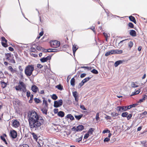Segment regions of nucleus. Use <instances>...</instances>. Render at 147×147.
<instances>
[{
  "mask_svg": "<svg viewBox=\"0 0 147 147\" xmlns=\"http://www.w3.org/2000/svg\"><path fill=\"white\" fill-rule=\"evenodd\" d=\"M28 117L30 127L35 130L38 129L44 121L42 118L34 111L29 112Z\"/></svg>",
  "mask_w": 147,
  "mask_h": 147,
  "instance_id": "obj_1",
  "label": "nucleus"
},
{
  "mask_svg": "<svg viewBox=\"0 0 147 147\" xmlns=\"http://www.w3.org/2000/svg\"><path fill=\"white\" fill-rule=\"evenodd\" d=\"M16 90L20 92L22 91L25 92L26 91V86L22 81H20L18 85L15 87Z\"/></svg>",
  "mask_w": 147,
  "mask_h": 147,
  "instance_id": "obj_2",
  "label": "nucleus"
},
{
  "mask_svg": "<svg viewBox=\"0 0 147 147\" xmlns=\"http://www.w3.org/2000/svg\"><path fill=\"white\" fill-rule=\"evenodd\" d=\"M34 65H28L26 67L24 72L25 74L27 76H30L32 74L34 70Z\"/></svg>",
  "mask_w": 147,
  "mask_h": 147,
  "instance_id": "obj_3",
  "label": "nucleus"
},
{
  "mask_svg": "<svg viewBox=\"0 0 147 147\" xmlns=\"http://www.w3.org/2000/svg\"><path fill=\"white\" fill-rule=\"evenodd\" d=\"M50 44L52 47L55 48L58 47L60 45V42L56 40H53L51 41Z\"/></svg>",
  "mask_w": 147,
  "mask_h": 147,
  "instance_id": "obj_4",
  "label": "nucleus"
},
{
  "mask_svg": "<svg viewBox=\"0 0 147 147\" xmlns=\"http://www.w3.org/2000/svg\"><path fill=\"white\" fill-rule=\"evenodd\" d=\"M10 136L13 139L16 138L17 136L16 131L14 130H11L9 134Z\"/></svg>",
  "mask_w": 147,
  "mask_h": 147,
  "instance_id": "obj_5",
  "label": "nucleus"
},
{
  "mask_svg": "<svg viewBox=\"0 0 147 147\" xmlns=\"http://www.w3.org/2000/svg\"><path fill=\"white\" fill-rule=\"evenodd\" d=\"M63 103V101L60 99L58 101H54V106L55 107H58L61 106Z\"/></svg>",
  "mask_w": 147,
  "mask_h": 147,
  "instance_id": "obj_6",
  "label": "nucleus"
},
{
  "mask_svg": "<svg viewBox=\"0 0 147 147\" xmlns=\"http://www.w3.org/2000/svg\"><path fill=\"white\" fill-rule=\"evenodd\" d=\"M1 39L2 45L4 47H7L8 46L7 44V40L3 36L1 38Z\"/></svg>",
  "mask_w": 147,
  "mask_h": 147,
  "instance_id": "obj_7",
  "label": "nucleus"
},
{
  "mask_svg": "<svg viewBox=\"0 0 147 147\" xmlns=\"http://www.w3.org/2000/svg\"><path fill=\"white\" fill-rule=\"evenodd\" d=\"M12 126L15 128H17L19 127L20 124L19 122L17 120L14 119L12 120Z\"/></svg>",
  "mask_w": 147,
  "mask_h": 147,
  "instance_id": "obj_8",
  "label": "nucleus"
},
{
  "mask_svg": "<svg viewBox=\"0 0 147 147\" xmlns=\"http://www.w3.org/2000/svg\"><path fill=\"white\" fill-rule=\"evenodd\" d=\"M111 54H121L122 53L123 51L122 50H118L115 49L114 50H111L110 51Z\"/></svg>",
  "mask_w": 147,
  "mask_h": 147,
  "instance_id": "obj_9",
  "label": "nucleus"
},
{
  "mask_svg": "<svg viewBox=\"0 0 147 147\" xmlns=\"http://www.w3.org/2000/svg\"><path fill=\"white\" fill-rule=\"evenodd\" d=\"M6 59L8 61H11L12 58H14V57L12 56L10 53H7L5 54Z\"/></svg>",
  "mask_w": 147,
  "mask_h": 147,
  "instance_id": "obj_10",
  "label": "nucleus"
},
{
  "mask_svg": "<svg viewBox=\"0 0 147 147\" xmlns=\"http://www.w3.org/2000/svg\"><path fill=\"white\" fill-rule=\"evenodd\" d=\"M51 59V56H48L46 57H43L40 59V61L42 63L47 62L48 60H49Z\"/></svg>",
  "mask_w": 147,
  "mask_h": 147,
  "instance_id": "obj_11",
  "label": "nucleus"
},
{
  "mask_svg": "<svg viewBox=\"0 0 147 147\" xmlns=\"http://www.w3.org/2000/svg\"><path fill=\"white\" fill-rule=\"evenodd\" d=\"M7 135L5 134H3L2 135L0 136V138L1 140L4 142L5 144L7 145L8 144L5 139V138H7Z\"/></svg>",
  "mask_w": 147,
  "mask_h": 147,
  "instance_id": "obj_12",
  "label": "nucleus"
},
{
  "mask_svg": "<svg viewBox=\"0 0 147 147\" xmlns=\"http://www.w3.org/2000/svg\"><path fill=\"white\" fill-rule=\"evenodd\" d=\"M31 89L34 92L36 93L38 91V88L35 85H33L32 86Z\"/></svg>",
  "mask_w": 147,
  "mask_h": 147,
  "instance_id": "obj_13",
  "label": "nucleus"
},
{
  "mask_svg": "<svg viewBox=\"0 0 147 147\" xmlns=\"http://www.w3.org/2000/svg\"><path fill=\"white\" fill-rule=\"evenodd\" d=\"M73 96L75 98V100L77 102H78V93L76 91L73 92L72 93Z\"/></svg>",
  "mask_w": 147,
  "mask_h": 147,
  "instance_id": "obj_14",
  "label": "nucleus"
},
{
  "mask_svg": "<svg viewBox=\"0 0 147 147\" xmlns=\"http://www.w3.org/2000/svg\"><path fill=\"white\" fill-rule=\"evenodd\" d=\"M13 103L14 106H17L19 105L20 104V100L17 99H16L13 101Z\"/></svg>",
  "mask_w": 147,
  "mask_h": 147,
  "instance_id": "obj_15",
  "label": "nucleus"
},
{
  "mask_svg": "<svg viewBox=\"0 0 147 147\" xmlns=\"http://www.w3.org/2000/svg\"><path fill=\"white\" fill-rule=\"evenodd\" d=\"M9 71H10L12 74L14 73H16L17 71L16 69H13L11 66H9L8 67Z\"/></svg>",
  "mask_w": 147,
  "mask_h": 147,
  "instance_id": "obj_16",
  "label": "nucleus"
},
{
  "mask_svg": "<svg viewBox=\"0 0 147 147\" xmlns=\"http://www.w3.org/2000/svg\"><path fill=\"white\" fill-rule=\"evenodd\" d=\"M47 107H43L41 109L43 113L47 115Z\"/></svg>",
  "mask_w": 147,
  "mask_h": 147,
  "instance_id": "obj_17",
  "label": "nucleus"
},
{
  "mask_svg": "<svg viewBox=\"0 0 147 147\" xmlns=\"http://www.w3.org/2000/svg\"><path fill=\"white\" fill-rule=\"evenodd\" d=\"M129 34L131 36H132L135 37L136 36V31L133 30H131L130 31V32H129Z\"/></svg>",
  "mask_w": 147,
  "mask_h": 147,
  "instance_id": "obj_18",
  "label": "nucleus"
},
{
  "mask_svg": "<svg viewBox=\"0 0 147 147\" xmlns=\"http://www.w3.org/2000/svg\"><path fill=\"white\" fill-rule=\"evenodd\" d=\"M109 133V134H108V137L110 138L112 134H111L110 133V131L109 130L107 129L104 130L102 132V133L103 134H105V133Z\"/></svg>",
  "mask_w": 147,
  "mask_h": 147,
  "instance_id": "obj_19",
  "label": "nucleus"
},
{
  "mask_svg": "<svg viewBox=\"0 0 147 147\" xmlns=\"http://www.w3.org/2000/svg\"><path fill=\"white\" fill-rule=\"evenodd\" d=\"M84 129V127L83 125H81L78 126L76 128V130L77 131H80L83 130Z\"/></svg>",
  "mask_w": 147,
  "mask_h": 147,
  "instance_id": "obj_20",
  "label": "nucleus"
},
{
  "mask_svg": "<svg viewBox=\"0 0 147 147\" xmlns=\"http://www.w3.org/2000/svg\"><path fill=\"white\" fill-rule=\"evenodd\" d=\"M129 18L130 21L132 22L135 24H136V19L134 16H130L129 17Z\"/></svg>",
  "mask_w": 147,
  "mask_h": 147,
  "instance_id": "obj_21",
  "label": "nucleus"
},
{
  "mask_svg": "<svg viewBox=\"0 0 147 147\" xmlns=\"http://www.w3.org/2000/svg\"><path fill=\"white\" fill-rule=\"evenodd\" d=\"M94 129L93 128H91L89 129L87 133L90 136L92 134L93 132L94 131Z\"/></svg>",
  "mask_w": 147,
  "mask_h": 147,
  "instance_id": "obj_22",
  "label": "nucleus"
},
{
  "mask_svg": "<svg viewBox=\"0 0 147 147\" xmlns=\"http://www.w3.org/2000/svg\"><path fill=\"white\" fill-rule=\"evenodd\" d=\"M58 115L59 116L63 117L65 115V113L62 111H60L58 112Z\"/></svg>",
  "mask_w": 147,
  "mask_h": 147,
  "instance_id": "obj_23",
  "label": "nucleus"
},
{
  "mask_svg": "<svg viewBox=\"0 0 147 147\" xmlns=\"http://www.w3.org/2000/svg\"><path fill=\"white\" fill-rule=\"evenodd\" d=\"M123 61L121 60H119L115 62L114 64V66L115 67H117L119 65L122 63Z\"/></svg>",
  "mask_w": 147,
  "mask_h": 147,
  "instance_id": "obj_24",
  "label": "nucleus"
},
{
  "mask_svg": "<svg viewBox=\"0 0 147 147\" xmlns=\"http://www.w3.org/2000/svg\"><path fill=\"white\" fill-rule=\"evenodd\" d=\"M78 49V48L77 47V45H76L74 44L73 46L72 47V50L73 51V53L74 54L75 53L76 51Z\"/></svg>",
  "mask_w": 147,
  "mask_h": 147,
  "instance_id": "obj_25",
  "label": "nucleus"
},
{
  "mask_svg": "<svg viewBox=\"0 0 147 147\" xmlns=\"http://www.w3.org/2000/svg\"><path fill=\"white\" fill-rule=\"evenodd\" d=\"M66 117L67 118L70 119V120H74V117L71 114H68L67 115Z\"/></svg>",
  "mask_w": 147,
  "mask_h": 147,
  "instance_id": "obj_26",
  "label": "nucleus"
},
{
  "mask_svg": "<svg viewBox=\"0 0 147 147\" xmlns=\"http://www.w3.org/2000/svg\"><path fill=\"white\" fill-rule=\"evenodd\" d=\"M140 92V89H139L137 90H136V92H133L131 94V96H133L135 95L136 94H139Z\"/></svg>",
  "mask_w": 147,
  "mask_h": 147,
  "instance_id": "obj_27",
  "label": "nucleus"
},
{
  "mask_svg": "<svg viewBox=\"0 0 147 147\" xmlns=\"http://www.w3.org/2000/svg\"><path fill=\"white\" fill-rule=\"evenodd\" d=\"M31 134L32 135L33 137L34 140L36 141H37L38 139V137L36 134L33 132L31 133Z\"/></svg>",
  "mask_w": 147,
  "mask_h": 147,
  "instance_id": "obj_28",
  "label": "nucleus"
},
{
  "mask_svg": "<svg viewBox=\"0 0 147 147\" xmlns=\"http://www.w3.org/2000/svg\"><path fill=\"white\" fill-rule=\"evenodd\" d=\"M75 80L74 78H72L71 80V85L73 86H75Z\"/></svg>",
  "mask_w": 147,
  "mask_h": 147,
  "instance_id": "obj_29",
  "label": "nucleus"
},
{
  "mask_svg": "<svg viewBox=\"0 0 147 147\" xmlns=\"http://www.w3.org/2000/svg\"><path fill=\"white\" fill-rule=\"evenodd\" d=\"M1 87L3 88H5L6 86H7V83L5 82H1Z\"/></svg>",
  "mask_w": 147,
  "mask_h": 147,
  "instance_id": "obj_30",
  "label": "nucleus"
},
{
  "mask_svg": "<svg viewBox=\"0 0 147 147\" xmlns=\"http://www.w3.org/2000/svg\"><path fill=\"white\" fill-rule=\"evenodd\" d=\"M83 137V135L81 136L80 137L76 139V141L78 143H80L82 141Z\"/></svg>",
  "mask_w": 147,
  "mask_h": 147,
  "instance_id": "obj_31",
  "label": "nucleus"
},
{
  "mask_svg": "<svg viewBox=\"0 0 147 147\" xmlns=\"http://www.w3.org/2000/svg\"><path fill=\"white\" fill-rule=\"evenodd\" d=\"M43 103L42 104L43 105H45V107H48V104L47 103V101L45 100V99H44L43 101Z\"/></svg>",
  "mask_w": 147,
  "mask_h": 147,
  "instance_id": "obj_32",
  "label": "nucleus"
},
{
  "mask_svg": "<svg viewBox=\"0 0 147 147\" xmlns=\"http://www.w3.org/2000/svg\"><path fill=\"white\" fill-rule=\"evenodd\" d=\"M111 114L113 117H115L118 116L119 114L116 112H112Z\"/></svg>",
  "mask_w": 147,
  "mask_h": 147,
  "instance_id": "obj_33",
  "label": "nucleus"
},
{
  "mask_svg": "<svg viewBox=\"0 0 147 147\" xmlns=\"http://www.w3.org/2000/svg\"><path fill=\"white\" fill-rule=\"evenodd\" d=\"M17 75L19 77L21 78H22L23 77V74L22 72L20 71V73H17Z\"/></svg>",
  "mask_w": 147,
  "mask_h": 147,
  "instance_id": "obj_34",
  "label": "nucleus"
},
{
  "mask_svg": "<svg viewBox=\"0 0 147 147\" xmlns=\"http://www.w3.org/2000/svg\"><path fill=\"white\" fill-rule=\"evenodd\" d=\"M82 116H83V115L81 114V115H75V117L77 119L79 120L81 119V118L82 117Z\"/></svg>",
  "mask_w": 147,
  "mask_h": 147,
  "instance_id": "obj_35",
  "label": "nucleus"
},
{
  "mask_svg": "<svg viewBox=\"0 0 147 147\" xmlns=\"http://www.w3.org/2000/svg\"><path fill=\"white\" fill-rule=\"evenodd\" d=\"M128 113L127 112H124L121 114V116L123 117H126L128 115Z\"/></svg>",
  "mask_w": 147,
  "mask_h": 147,
  "instance_id": "obj_36",
  "label": "nucleus"
},
{
  "mask_svg": "<svg viewBox=\"0 0 147 147\" xmlns=\"http://www.w3.org/2000/svg\"><path fill=\"white\" fill-rule=\"evenodd\" d=\"M131 86L132 88H136L138 87L139 86L135 84V83L134 82H132L131 84Z\"/></svg>",
  "mask_w": 147,
  "mask_h": 147,
  "instance_id": "obj_37",
  "label": "nucleus"
},
{
  "mask_svg": "<svg viewBox=\"0 0 147 147\" xmlns=\"http://www.w3.org/2000/svg\"><path fill=\"white\" fill-rule=\"evenodd\" d=\"M116 109L118 112H120L121 113L122 111L121 106H117L116 108Z\"/></svg>",
  "mask_w": 147,
  "mask_h": 147,
  "instance_id": "obj_38",
  "label": "nucleus"
},
{
  "mask_svg": "<svg viewBox=\"0 0 147 147\" xmlns=\"http://www.w3.org/2000/svg\"><path fill=\"white\" fill-rule=\"evenodd\" d=\"M133 45V43L132 41H130L128 43V47L130 49Z\"/></svg>",
  "mask_w": 147,
  "mask_h": 147,
  "instance_id": "obj_39",
  "label": "nucleus"
},
{
  "mask_svg": "<svg viewBox=\"0 0 147 147\" xmlns=\"http://www.w3.org/2000/svg\"><path fill=\"white\" fill-rule=\"evenodd\" d=\"M34 100L35 101V102L36 103H40V102H41V101H40V100L38 98H35L34 99Z\"/></svg>",
  "mask_w": 147,
  "mask_h": 147,
  "instance_id": "obj_40",
  "label": "nucleus"
},
{
  "mask_svg": "<svg viewBox=\"0 0 147 147\" xmlns=\"http://www.w3.org/2000/svg\"><path fill=\"white\" fill-rule=\"evenodd\" d=\"M128 26L130 28H134V25L131 22H129L128 24Z\"/></svg>",
  "mask_w": 147,
  "mask_h": 147,
  "instance_id": "obj_41",
  "label": "nucleus"
},
{
  "mask_svg": "<svg viewBox=\"0 0 147 147\" xmlns=\"http://www.w3.org/2000/svg\"><path fill=\"white\" fill-rule=\"evenodd\" d=\"M90 77H88L85 78L83 80H82V82L85 83L87 81H88V80H89L90 79Z\"/></svg>",
  "mask_w": 147,
  "mask_h": 147,
  "instance_id": "obj_42",
  "label": "nucleus"
},
{
  "mask_svg": "<svg viewBox=\"0 0 147 147\" xmlns=\"http://www.w3.org/2000/svg\"><path fill=\"white\" fill-rule=\"evenodd\" d=\"M121 109L122 110V111H125L127 110V106H121Z\"/></svg>",
  "mask_w": 147,
  "mask_h": 147,
  "instance_id": "obj_43",
  "label": "nucleus"
},
{
  "mask_svg": "<svg viewBox=\"0 0 147 147\" xmlns=\"http://www.w3.org/2000/svg\"><path fill=\"white\" fill-rule=\"evenodd\" d=\"M30 99L29 101V102L30 103H32V100L33 99V95L32 94L30 96Z\"/></svg>",
  "mask_w": 147,
  "mask_h": 147,
  "instance_id": "obj_44",
  "label": "nucleus"
},
{
  "mask_svg": "<svg viewBox=\"0 0 147 147\" xmlns=\"http://www.w3.org/2000/svg\"><path fill=\"white\" fill-rule=\"evenodd\" d=\"M128 39H125V40H123L122 41H121L118 44V45L119 46H122V45H123V42L125 40H127Z\"/></svg>",
  "mask_w": 147,
  "mask_h": 147,
  "instance_id": "obj_45",
  "label": "nucleus"
},
{
  "mask_svg": "<svg viewBox=\"0 0 147 147\" xmlns=\"http://www.w3.org/2000/svg\"><path fill=\"white\" fill-rule=\"evenodd\" d=\"M91 71L93 74H98V72L97 70L96 69H93Z\"/></svg>",
  "mask_w": 147,
  "mask_h": 147,
  "instance_id": "obj_46",
  "label": "nucleus"
},
{
  "mask_svg": "<svg viewBox=\"0 0 147 147\" xmlns=\"http://www.w3.org/2000/svg\"><path fill=\"white\" fill-rule=\"evenodd\" d=\"M51 98L54 100H56L57 98L58 97L56 94H53L51 97Z\"/></svg>",
  "mask_w": 147,
  "mask_h": 147,
  "instance_id": "obj_47",
  "label": "nucleus"
},
{
  "mask_svg": "<svg viewBox=\"0 0 147 147\" xmlns=\"http://www.w3.org/2000/svg\"><path fill=\"white\" fill-rule=\"evenodd\" d=\"M57 87L58 89L60 90H62L63 89V86L60 84L57 85Z\"/></svg>",
  "mask_w": 147,
  "mask_h": 147,
  "instance_id": "obj_48",
  "label": "nucleus"
},
{
  "mask_svg": "<svg viewBox=\"0 0 147 147\" xmlns=\"http://www.w3.org/2000/svg\"><path fill=\"white\" fill-rule=\"evenodd\" d=\"M30 94V92L28 90L26 92V96L27 98H28L30 97V96L31 95Z\"/></svg>",
  "mask_w": 147,
  "mask_h": 147,
  "instance_id": "obj_49",
  "label": "nucleus"
},
{
  "mask_svg": "<svg viewBox=\"0 0 147 147\" xmlns=\"http://www.w3.org/2000/svg\"><path fill=\"white\" fill-rule=\"evenodd\" d=\"M89 29H90L92 30L94 33H96L95 28L94 26L92 27L91 28H89Z\"/></svg>",
  "mask_w": 147,
  "mask_h": 147,
  "instance_id": "obj_50",
  "label": "nucleus"
},
{
  "mask_svg": "<svg viewBox=\"0 0 147 147\" xmlns=\"http://www.w3.org/2000/svg\"><path fill=\"white\" fill-rule=\"evenodd\" d=\"M36 51V49L33 47H32L30 48V51L32 52H35Z\"/></svg>",
  "mask_w": 147,
  "mask_h": 147,
  "instance_id": "obj_51",
  "label": "nucleus"
},
{
  "mask_svg": "<svg viewBox=\"0 0 147 147\" xmlns=\"http://www.w3.org/2000/svg\"><path fill=\"white\" fill-rule=\"evenodd\" d=\"M132 116V115L131 114H129L127 115V119L128 120H129L131 119Z\"/></svg>",
  "mask_w": 147,
  "mask_h": 147,
  "instance_id": "obj_52",
  "label": "nucleus"
},
{
  "mask_svg": "<svg viewBox=\"0 0 147 147\" xmlns=\"http://www.w3.org/2000/svg\"><path fill=\"white\" fill-rule=\"evenodd\" d=\"M90 136L88 133L86 134L84 136V138L85 139H87Z\"/></svg>",
  "mask_w": 147,
  "mask_h": 147,
  "instance_id": "obj_53",
  "label": "nucleus"
},
{
  "mask_svg": "<svg viewBox=\"0 0 147 147\" xmlns=\"http://www.w3.org/2000/svg\"><path fill=\"white\" fill-rule=\"evenodd\" d=\"M111 54V51H109L107 52H106L105 54V56H108L109 55H110Z\"/></svg>",
  "mask_w": 147,
  "mask_h": 147,
  "instance_id": "obj_54",
  "label": "nucleus"
},
{
  "mask_svg": "<svg viewBox=\"0 0 147 147\" xmlns=\"http://www.w3.org/2000/svg\"><path fill=\"white\" fill-rule=\"evenodd\" d=\"M99 119V113H96V120H98Z\"/></svg>",
  "mask_w": 147,
  "mask_h": 147,
  "instance_id": "obj_55",
  "label": "nucleus"
},
{
  "mask_svg": "<svg viewBox=\"0 0 147 147\" xmlns=\"http://www.w3.org/2000/svg\"><path fill=\"white\" fill-rule=\"evenodd\" d=\"M110 138L109 137H107L105 138L104 140V142H108L110 140Z\"/></svg>",
  "mask_w": 147,
  "mask_h": 147,
  "instance_id": "obj_56",
  "label": "nucleus"
},
{
  "mask_svg": "<svg viewBox=\"0 0 147 147\" xmlns=\"http://www.w3.org/2000/svg\"><path fill=\"white\" fill-rule=\"evenodd\" d=\"M37 67L40 69H41L43 67V65L40 64H37Z\"/></svg>",
  "mask_w": 147,
  "mask_h": 147,
  "instance_id": "obj_57",
  "label": "nucleus"
},
{
  "mask_svg": "<svg viewBox=\"0 0 147 147\" xmlns=\"http://www.w3.org/2000/svg\"><path fill=\"white\" fill-rule=\"evenodd\" d=\"M36 49L38 50H39V51L41 50L42 49V47H41L40 46H37V47H36Z\"/></svg>",
  "mask_w": 147,
  "mask_h": 147,
  "instance_id": "obj_58",
  "label": "nucleus"
},
{
  "mask_svg": "<svg viewBox=\"0 0 147 147\" xmlns=\"http://www.w3.org/2000/svg\"><path fill=\"white\" fill-rule=\"evenodd\" d=\"M80 108L82 109V110H86V109L84 107V105H81L80 106Z\"/></svg>",
  "mask_w": 147,
  "mask_h": 147,
  "instance_id": "obj_59",
  "label": "nucleus"
},
{
  "mask_svg": "<svg viewBox=\"0 0 147 147\" xmlns=\"http://www.w3.org/2000/svg\"><path fill=\"white\" fill-rule=\"evenodd\" d=\"M60 49H53L52 51L53 52H59Z\"/></svg>",
  "mask_w": 147,
  "mask_h": 147,
  "instance_id": "obj_60",
  "label": "nucleus"
},
{
  "mask_svg": "<svg viewBox=\"0 0 147 147\" xmlns=\"http://www.w3.org/2000/svg\"><path fill=\"white\" fill-rule=\"evenodd\" d=\"M18 68L19 70V71L20 72H23V69L21 65H19L18 66Z\"/></svg>",
  "mask_w": 147,
  "mask_h": 147,
  "instance_id": "obj_61",
  "label": "nucleus"
},
{
  "mask_svg": "<svg viewBox=\"0 0 147 147\" xmlns=\"http://www.w3.org/2000/svg\"><path fill=\"white\" fill-rule=\"evenodd\" d=\"M103 35H104V36L105 37L106 40V41H107V37H108L107 34V33H105V32L103 33Z\"/></svg>",
  "mask_w": 147,
  "mask_h": 147,
  "instance_id": "obj_62",
  "label": "nucleus"
},
{
  "mask_svg": "<svg viewBox=\"0 0 147 147\" xmlns=\"http://www.w3.org/2000/svg\"><path fill=\"white\" fill-rule=\"evenodd\" d=\"M53 111L54 113H57L58 112V109H54Z\"/></svg>",
  "mask_w": 147,
  "mask_h": 147,
  "instance_id": "obj_63",
  "label": "nucleus"
},
{
  "mask_svg": "<svg viewBox=\"0 0 147 147\" xmlns=\"http://www.w3.org/2000/svg\"><path fill=\"white\" fill-rule=\"evenodd\" d=\"M147 98V96L146 95H144L142 96V99L144 100Z\"/></svg>",
  "mask_w": 147,
  "mask_h": 147,
  "instance_id": "obj_64",
  "label": "nucleus"
}]
</instances>
